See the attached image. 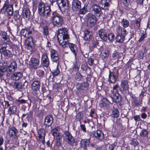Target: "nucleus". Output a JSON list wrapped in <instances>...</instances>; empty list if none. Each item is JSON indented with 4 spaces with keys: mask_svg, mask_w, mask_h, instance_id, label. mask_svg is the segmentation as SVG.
Wrapping results in <instances>:
<instances>
[{
    "mask_svg": "<svg viewBox=\"0 0 150 150\" xmlns=\"http://www.w3.org/2000/svg\"><path fill=\"white\" fill-rule=\"evenodd\" d=\"M87 6L85 5L84 7L81 9L79 12V14L84 15L87 12Z\"/></svg>",
    "mask_w": 150,
    "mask_h": 150,
    "instance_id": "nucleus-48",
    "label": "nucleus"
},
{
    "mask_svg": "<svg viewBox=\"0 0 150 150\" xmlns=\"http://www.w3.org/2000/svg\"><path fill=\"white\" fill-rule=\"evenodd\" d=\"M132 98L131 105L132 108L139 107L142 106L143 100L134 95L130 96Z\"/></svg>",
    "mask_w": 150,
    "mask_h": 150,
    "instance_id": "nucleus-9",
    "label": "nucleus"
},
{
    "mask_svg": "<svg viewBox=\"0 0 150 150\" xmlns=\"http://www.w3.org/2000/svg\"><path fill=\"white\" fill-rule=\"evenodd\" d=\"M83 117V114L80 112H79L77 113L75 116V120L76 121L79 122L81 123V120L82 119Z\"/></svg>",
    "mask_w": 150,
    "mask_h": 150,
    "instance_id": "nucleus-40",
    "label": "nucleus"
},
{
    "mask_svg": "<svg viewBox=\"0 0 150 150\" xmlns=\"http://www.w3.org/2000/svg\"><path fill=\"white\" fill-rule=\"evenodd\" d=\"M54 122V119L52 115H47L44 118L43 125L46 129L51 127Z\"/></svg>",
    "mask_w": 150,
    "mask_h": 150,
    "instance_id": "nucleus-13",
    "label": "nucleus"
},
{
    "mask_svg": "<svg viewBox=\"0 0 150 150\" xmlns=\"http://www.w3.org/2000/svg\"><path fill=\"white\" fill-rule=\"evenodd\" d=\"M23 16L25 19L28 20L30 17V12L29 9L24 8L22 11Z\"/></svg>",
    "mask_w": 150,
    "mask_h": 150,
    "instance_id": "nucleus-32",
    "label": "nucleus"
},
{
    "mask_svg": "<svg viewBox=\"0 0 150 150\" xmlns=\"http://www.w3.org/2000/svg\"><path fill=\"white\" fill-rule=\"evenodd\" d=\"M27 33V30L26 29H23L21 30V35L25 37L28 38Z\"/></svg>",
    "mask_w": 150,
    "mask_h": 150,
    "instance_id": "nucleus-57",
    "label": "nucleus"
},
{
    "mask_svg": "<svg viewBox=\"0 0 150 150\" xmlns=\"http://www.w3.org/2000/svg\"><path fill=\"white\" fill-rule=\"evenodd\" d=\"M89 116H91V117L95 118H96L97 117V115L95 113L94 110L92 109L91 110Z\"/></svg>",
    "mask_w": 150,
    "mask_h": 150,
    "instance_id": "nucleus-58",
    "label": "nucleus"
},
{
    "mask_svg": "<svg viewBox=\"0 0 150 150\" xmlns=\"http://www.w3.org/2000/svg\"><path fill=\"white\" fill-rule=\"evenodd\" d=\"M6 64H2V66L0 65V78L2 80V78L5 74V73L6 72Z\"/></svg>",
    "mask_w": 150,
    "mask_h": 150,
    "instance_id": "nucleus-34",
    "label": "nucleus"
},
{
    "mask_svg": "<svg viewBox=\"0 0 150 150\" xmlns=\"http://www.w3.org/2000/svg\"><path fill=\"white\" fill-rule=\"evenodd\" d=\"M92 134L93 137L100 142L102 141L105 138L103 132L99 129L93 131L92 132Z\"/></svg>",
    "mask_w": 150,
    "mask_h": 150,
    "instance_id": "nucleus-15",
    "label": "nucleus"
},
{
    "mask_svg": "<svg viewBox=\"0 0 150 150\" xmlns=\"http://www.w3.org/2000/svg\"><path fill=\"white\" fill-rule=\"evenodd\" d=\"M40 81L35 80L32 83L31 85L32 93L34 96H38L40 93Z\"/></svg>",
    "mask_w": 150,
    "mask_h": 150,
    "instance_id": "nucleus-6",
    "label": "nucleus"
},
{
    "mask_svg": "<svg viewBox=\"0 0 150 150\" xmlns=\"http://www.w3.org/2000/svg\"><path fill=\"white\" fill-rule=\"evenodd\" d=\"M91 141V137L88 139H82L80 142V147L84 150L87 149V147L89 146Z\"/></svg>",
    "mask_w": 150,
    "mask_h": 150,
    "instance_id": "nucleus-21",
    "label": "nucleus"
},
{
    "mask_svg": "<svg viewBox=\"0 0 150 150\" xmlns=\"http://www.w3.org/2000/svg\"><path fill=\"white\" fill-rule=\"evenodd\" d=\"M147 90L146 88H143L142 89L141 93L139 94V97L142 100L144 97L146 96Z\"/></svg>",
    "mask_w": 150,
    "mask_h": 150,
    "instance_id": "nucleus-41",
    "label": "nucleus"
},
{
    "mask_svg": "<svg viewBox=\"0 0 150 150\" xmlns=\"http://www.w3.org/2000/svg\"><path fill=\"white\" fill-rule=\"evenodd\" d=\"M84 39L87 40H89L92 38V33L87 30L84 31Z\"/></svg>",
    "mask_w": 150,
    "mask_h": 150,
    "instance_id": "nucleus-35",
    "label": "nucleus"
},
{
    "mask_svg": "<svg viewBox=\"0 0 150 150\" xmlns=\"http://www.w3.org/2000/svg\"><path fill=\"white\" fill-rule=\"evenodd\" d=\"M22 122V126L23 128H25L28 125V123L29 122H28L27 121H26L23 119V120H21Z\"/></svg>",
    "mask_w": 150,
    "mask_h": 150,
    "instance_id": "nucleus-63",
    "label": "nucleus"
},
{
    "mask_svg": "<svg viewBox=\"0 0 150 150\" xmlns=\"http://www.w3.org/2000/svg\"><path fill=\"white\" fill-rule=\"evenodd\" d=\"M10 64V66L12 67V68L11 69L9 68V70L11 71H14L17 67V64L16 62L14 61L11 62Z\"/></svg>",
    "mask_w": 150,
    "mask_h": 150,
    "instance_id": "nucleus-45",
    "label": "nucleus"
},
{
    "mask_svg": "<svg viewBox=\"0 0 150 150\" xmlns=\"http://www.w3.org/2000/svg\"><path fill=\"white\" fill-rule=\"evenodd\" d=\"M37 135L39 140L42 144L45 143V136L46 135V129L40 128L37 130Z\"/></svg>",
    "mask_w": 150,
    "mask_h": 150,
    "instance_id": "nucleus-10",
    "label": "nucleus"
},
{
    "mask_svg": "<svg viewBox=\"0 0 150 150\" xmlns=\"http://www.w3.org/2000/svg\"><path fill=\"white\" fill-rule=\"evenodd\" d=\"M116 32L119 35L121 34L122 33V28L121 26L119 25H118L116 27Z\"/></svg>",
    "mask_w": 150,
    "mask_h": 150,
    "instance_id": "nucleus-62",
    "label": "nucleus"
},
{
    "mask_svg": "<svg viewBox=\"0 0 150 150\" xmlns=\"http://www.w3.org/2000/svg\"><path fill=\"white\" fill-rule=\"evenodd\" d=\"M46 7V6H45V4L42 2H40L39 4L38 7V12L41 16H42L44 15Z\"/></svg>",
    "mask_w": 150,
    "mask_h": 150,
    "instance_id": "nucleus-24",
    "label": "nucleus"
},
{
    "mask_svg": "<svg viewBox=\"0 0 150 150\" xmlns=\"http://www.w3.org/2000/svg\"><path fill=\"white\" fill-rule=\"evenodd\" d=\"M149 135V132L147 129H143L141 130L140 135L142 137L148 138Z\"/></svg>",
    "mask_w": 150,
    "mask_h": 150,
    "instance_id": "nucleus-39",
    "label": "nucleus"
},
{
    "mask_svg": "<svg viewBox=\"0 0 150 150\" xmlns=\"http://www.w3.org/2000/svg\"><path fill=\"white\" fill-rule=\"evenodd\" d=\"M60 128L59 126H57L54 127L51 130V134L54 137H56V136L58 134L60 130Z\"/></svg>",
    "mask_w": 150,
    "mask_h": 150,
    "instance_id": "nucleus-38",
    "label": "nucleus"
},
{
    "mask_svg": "<svg viewBox=\"0 0 150 150\" xmlns=\"http://www.w3.org/2000/svg\"><path fill=\"white\" fill-rule=\"evenodd\" d=\"M36 73L38 76L40 78L43 77L45 74V71L41 69L37 70Z\"/></svg>",
    "mask_w": 150,
    "mask_h": 150,
    "instance_id": "nucleus-43",
    "label": "nucleus"
},
{
    "mask_svg": "<svg viewBox=\"0 0 150 150\" xmlns=\"http://www.w3.org/2000/svg\"><path fill=\"white\" fill-rule=\"evenodd\" d=\"M2 11H6L9 15L12 16L13 13V5L9 4L8 2L4 3L3 6L1 9Z\"/></svg>",
    "mask_w": 150,
    "mask_h": 150,
    "instance_id": "nucleus-14",
    "label": "nucleus"
},
{
    "mask_svg": "<svg viewBox=\"0 0 150 150\" xmlns=\"http://www.w3.org/2000/svg\"><path fill=\"white\" fill-rule=\"evenodd\" d=\"M28 100H25L21 97L19 98L18 99L16 100V102L19 103V104H25L27 103Z\"/></svg>",
    "mask_w": 150,
    "mask_h": 150,
    "instance_id": "nucleus-49",
    "label": "nucleus"
},
{
    "mask_svg": "<svg viewBox=\"0 0 150 150\" xmlns=\"http://www.w3.org/2000/svg\"><path fill=\"white\" fill-rule=\"evenodd\" d=\"M112 104L107 98H103L100 100V105L102 108L104 109L108 110Z\"/></svg>",
    "mask_w": 150,
    "mask_h": 150,
    "instance_id": "nucleus-12",
    "label": "nucleus"
},
{
    "mask_svg": "<svg viewBox=\"0 0 150 150\" xmlns=\"http://www.w3.org/2000/svg\"><path fill=\"white\" fill-rule=\"evenodd\" d=\"M113 102L115 103H119L121 102L122 100V98L119 93H112L110 96Z\"/></svg>",
    "mask_w": 150,
    "mask_h": 150,
    "instance_id": "nucleus-20",
    "label": "nucleus"
},
{
    "mask_svg": "<svg viewBox=\"0 0 150 150\" xmlns=\"http://www.w3.org/2000/svg\"><path fill=\"white\" fill-rule=\"evenodd\" d=\"M114 34L110 33L108 35V38L110 41L112 42L114 39Z\"/></svg>",
    "mask_w": 150,
    "mask_h": 150,
    "instance_id": "nucleus-59",
    "label": "nucleus"
},
{
    "mask_svg": "<svg viewBox=\"0 0 150 150\" xmlns=\"http://www.w3.org/2000/svg\"><path fill=\"white\" fill-rule=\"evenodd\" d=\"M23 76V73L21 72H17L13 73L11 76V78L13 80L17 81L21 79Z\"/></svg>",
    "mask_w": 150,
    "mask_h": 150,
    "instance_id": "nucleus-27",
    "label": "nucleus"
},
{
    "mask_svg": "<svg viewBox=\"0 0 150 150\" xmlns=\"http://www.w3.org/2000/svg\"><path fill=\"white\" fill-rule=\"evenodd\" d=\"M81 3L78 0H74L72 2V8L73 10L77 11L80 9Z\"/></svg>",
    "mask_w": 150,
    "mask_h": 150,
    "instance_id": "nucleus-26",
    "label": "nucleus"
},
{
    "mask_svg": "<svg viewBox=\"0 0 150 150\" xmlns=\"http://www.w3.org/2000/svg\"><path fill=\"white\" fill-rule=\"evenodd\" d=\"M33 111L30 110L26 114H23L21 117V120L23 119L25 121L29 122L30 120H31L33 117Z\"/></svg>",
    "mask_w": 150,
    "mask_h": 150,
    "instance_id": "nucleus-22",
    "label": "nucleus"
},
{
    "mask_svg": "<svg viewBox=\"0 0 150 150\" xmlns=\"http://www.w3.org/2000/svg\"><path fill=\"white\" fill-rule=\"evenodd\" d=\"M83 78V76L81 73L78 72L76 73L75 77V79L76 81H80Z\"/></svg>",
    "mask_w": 150,
    "mask_h": 150,
    "instance_id": "nucleus-42",
    "label": "nucleus"
},
{
    "mask_svg": "<svg viewBox=\"0 0 150 150\" xmlns=\"http://www.w3.org/2000/svg\"><path fill=\"white\" fill-rule=\"evenodd\" d=\"M125 37L124 36L121 35H118L117 36L116 38V40L117 42H122L125 39Z\"/></svg>",
    "mask_w": 150,
    "mask_h": 150,
    "instance_id": "nucleus-44",
    "label": "nucleus"
},
{
    "mask_svg": "<svg viewBox=\"0 0 150 150\" xmlns=\"http://www.w3.org/2000/svg\"><path fill=\"white\" fill-rule=\"evenodd\" d=\"M7 47L6 43H3L0 45V53L4 50H6Z\"/></svg>",
    "mask_w": 150,
    "mask_h": 150,
    "instance_id": "nucleus-56",
    "label": "nucleus"
},
{
    "mask_svg": "<svg viewBox=\"0 0 150 150\" xmlns=\"http://www.w3.org/2000/svg\"><path fill=\"white\" fill-rule=\"evenodd\" d=\"M34 47V43L32 37H28L26 42L25 47L28 50L31 51Z\"/></svg>",
    "mask_w": 150,
    "mask_h": 150,
    "instance_id": "nucleus-23",
    "label": "nucleus"
},
{
    "mask_svg": "<svg viewBox=\"0 0 150 150\" xmlns=\"http://www.w3.org/2000/svg\"><path fill=\"white\" fill-rule=\"evenodd\" d=\"M141 21V19L138 18L136 19V22L134 25V27L136 29H138L140 27V22Z\"/></svg>",
    "mask_w": 150,
    "mask_h": 150,
    "instance_id": "nucleus-52",
    "label": "nucleus"
},
{
    "mask_svg": "<svg viewBox=\"0 0 150 150\" xmlns=\"http://www.w3.org/2000/svg\"><path fill=\"white\" fill-rule=\"evenodd\" d=\"M91 9L93 13L97 16H100L102 13L101 8L97 4L92 5Z\"/></svg>",
    "mask_w": 150,
    "mask_h": 150,
    "instance_id": "nucleus-19",
    "label": "nucleus"
},
{
    "mask_svg": "<svg viewBox=\"0 0 150 150\" xmlns=\"http://www.w3.org/2000/svg\"><path fill=\"white\" fill-rule=\"evenodd\" d=\"M89 84L87 82H77L76 86L75 93L76 95L80 96L84 93L89 88Z\"/></svg>",
    "mask_w": 150,
    "mask_h": 150,
    "instance_id": "nucleus-2",
    "label": "nucleus"
},
{
    "mask_svg": "<svg viewBox=\"0 0 150 150\" xmlns=\"http://www.w3.org/2000/svg\"><path fill=\"white\" fill-rule=\"evenodd\" d=\"M59 8L63 13L68 10L69 1L68 0H56Z\"/></svg>",
    "mask_w": 150,
    "mask_h": 150,
    "instance_id": "nucleus-7",
    "label": "nucleus"
},
{
    "mask_svg": "<svg viewBox=\"0 0 150 150\" xmlns=\"http://www.w3.org/2000/svg\"><path fill=\"white\" fill-rule=\"evenodd\" d=\"M57 38L58 42L63 47H66L69 44V47L74 54V55L75 56L76 55L77 48L75 44L69 43L68 39L69 37L66 28H63L59 29Z\"/></svg>",
    "mask_w": 150,
    "mask_h": 150,
    "instance_id": "nucleus-1",
    "label": "nucleus"
},
{
    "mask_svg": "<svg viewBox=\"0 0 150 150\" xmlns=\"http://www.w3.org/2000/svg\"><path fill=\"white\" fill-rule=\"evenodd\" d=\"M80 129L83 132L85 133L86 132V128L85 125L81 124V123L80 125Z\"/></svg>",
    "mask_w": 150,
    "mask_h": 150,
    "instance_id": "nucleus-60",
    "label": "nucleus"
},
{
    "mask_svg": "<svg viewBox=\"0 0 150 150\" xmlns=\"http://www.w3.org/2000/svg\"><path fill=\"white\" fill-rule=\"evenodd\" d=\"M1 35L2 37V38L4 40V42L5 43L7 42V40L8 39V36L7 35V33L5 32H1Z\"/></svg>",
    "mask_w": 150,
    "mask_h": 150,
    "instance_id": "nucleus-55",
    "label": "nucleus"
},
{
    "mask_svg": "<svg viewBox=\"0 0 150 150\" xmlns=\"http://www.w3.org/2000/svg\"><path fill=\"white\" fill-rule=\"evenodd\" d=\"M117 142H114L113 143L110 144L108 147V149L109 150H114L117 145Z\"/></svg>",
    "mask_w": 150,
    "mask_h": 150,
    "instance_id": "nucleus-51",
    "label": "nucleus"
},
{
    "mask_svg": "<svg viewBox=\"0 0 150 150\" xmlns=\"http://www.w3.org/2000/svg\"><path fill=\"white\" fill-rule=\"evenodd\" d=\"M49 63L48 57H41V64L43 66L46 67H48Z\"/></svg>",
    "mask_w": 150,
    "mask_h": 150,
    "instance_id": "nucleus-31",
    "label": "nucleus"
},
{
    "mask_svg": "<svg viewBox=\"0 0 150 150\" xmlns=\"http://www.w3.org/2000/svg\"><path fill=\"white\" fill-rule=\"evenodd\" d=\"M110 1V0H101L100 2L101 8L104 10L108 9Z\"/></svg>",
    "mask_w": 150,
    "mask_h": 150,
    "instance_id": "nucleus-30",
    "label": "nucleus"
},
{
    "mask_svg": "<svg viewBox=\"0 0 150 150\" xmlns=\"http://www.w3.org/2000/svg\"><path fill=\"white\" fill-rule=\"evenodd\" d=\"M39 64V59L32 57L29 62V68L32 70L36 69L38 67Z\"/></svg>",
    "mask_w": 150,
    "mask_h": 150,
    "instance_id": "nucleus-11",
    "label": "nucleus"
},
{
    "mask_svg": "<svg viewBox=\"0 0 150 150\" xmlns=\"http://www.w3.org/2000/svg\"><path fill=\"white\" fill-rule=\"evenodd\" d=\"M45 11L44 13V15L42 16L45 18L47 19L48 21H49L50 18L52 17L55 12H51V10L50 7L46 6Z\"/></svg>",
    "mask_w": 150,
    "mask_h": 150,
    "instance_id": "nucleus-18",
    "label": "nucleus"
},
{
    "mask_svg": "<svg viewBox=\"0 0 150 150\" xmlns=\"http://www.w3.org/2000/svg\"><path fill=\"white\" fill-rule=\"evenodd\" d=\"M98 34L99 37L101 39L105 41L107 40V33L105 29H102L99 30Z\"/></svg>",
    "mask_w": 150,
    "mask_h": 150,
    "instance_id": "nucleus-29",
    "label": "nucleus"
},
{
    "mask_svg": "<svg viewBox=\"0 0 150 150\" xmlns=\"http://www.w3.org/2000/svg\"><path fill=\"white\" fill-rule=\"evenodd\" d=\"M18 133L17 129L14 127H12L9 128L8 135L10 137L17 136V134Z\"/></svg>",
    "mask_w": 150,
    "mask_h": 150,
    "instance_id": "nucleus-25",
    "label": "nucleus"
},
{
    "mask_svg": "<svg viewBox=\"0 0 150 150\" xmlns=\"http://www.w3.org/2000/svg\"><path fill=\"white\" fill-rule=\"evenodd\" d=\"M121 24L122 26L125 28L128 26L129 21L126 19H123L121 22Z\"/></svg>",
    "mask_w": 150,
    "mask_h": 150,
    "instance_id": "nucleus-46",
    "label": "nucleus"
},
{
    "mask_svg": "<svg viewBox=\"0 0 150 150\" xmlns=\"http://www.w3.org/2000/svg\"><path fill=\"white\" fill-rule=\"evenodd\" d=\"M131 145L135 147L136 146H139V143L137 139L134 138L130 142Z\"/></svg>",
    "mask_w": 150,
    "mask_h": 150,
    "instance_id": "nucleus-50",
    "label": "nucleus"
},
{
    "mask_svg": "<svg viewBox=\"0 0 150 150\" xmlns=\"http://www.w3.org/2000/svg\"><path fill=\"white\" fill-rule=\"evenodd\" d=\"M121 68L117 67H114L112 71L109 70V78L108 79L109 83H115L119 76V70Z\"/></svg>",
    "mask_w": 150,
    "mask_h": 150,
    "instance_id": "nucleus-3",
    "label": "nucleus"
},
{
    "mask_svg": "<svg viewBox=\"0 0 150 150\" xmlns=\"http://www.w3.org/2000/svg\"><path fill=\"white\" fill-rule=\"evenodd\" d=\"M51 73L53 75V78L58 76L60 72V69L59 68L58 65H57L56 68L52 70V71L50 70Z\"/></svg>",
    "mask_w": 150,
    "mask_h": 150,
    "instance_id": "nucleus-37",
    "label": "nucleus"
},
{
    "mask_svg": "<svg viewBox=\"0 0 150 150\" xmlns=\"http://www.w3.org/2000/svg\"><path fill=\"white\" fill-rule=\"evenodd\" d=\"M79 66L76 63L73 64L71 69L72 71L77 72L79 71Z\"/></svg>",
    "mask_w": 150,
    "mask_h": 150,
    "instance_id": "nucleus-47",
    "label": "nucleus"
},
{
    "mask_svg": "<svg viewBox=\"0 0 150 150\" xmlns=\"http://www.w3.org/2000/svg\"><path fill=\"white\" fill-rule=\"evenodd\" d=\"M63 139L69 145L71 146H74L75 143V139L68 130L63 132Z\"/></svg>",
    "mask_w": 150,
    "mask_h": 150,
    "instance_id": "nucleus-4",
    "label": "nucleus"
},
{
    "mask_svg": "<svg viewBox=\"0 0 150 150\" xmlns=\"http://www.w3.org/2000/svg\"><path fill=\"white\" fill-rule=\"evenodd\" d=\"M5 103V105H4L3 103V102H1V104L3 106V108L4 109L7 108L8 107H10V104L9 103V102L8 101L5 100L4 101Z\"/></svg>",
    "mask_w": 150,
    "mask_h": 150,
    "instance_id": "nucleus-54",
    "label": "nucleus"
},
{
    "mask_svg": "<svg viewBox=\"0 0 150 150\" xmlns=\"http://www.w3.org/2000/svg\"><path fill=\"white\" fill-rule=\"evenodd\" d=\"M119 88V85L118 84H116L114 85L112 88V93H119L118 88Z\"/></svg>",
    "mask_w": 150,
    "mask_h": 150,
    "instance_id": "nucleus-53",
    "label": "nucleus"
},
{
    "mask_svg": "<svg viewBox=\"0 0 150 150\" xmlns=\"http://www.w3.org/2000/svg\"><path fill=\"white\" fill-rule=\"evenodd\" d=\"M49 21L52 22L54 26L57 27L61 26L63 23L62 17L59 14H57L56 13Z\"/></svg>",
    "mask_w": 150,
    "mask_h": 150,
    "instance_id": "nucleus-5",
    "label": "nucleus"
},
{
    "mask_svg": "<svg viewBox=\"0 0 150 150\" xmlns=\"http://www.w3.org/2000/svg\"><path fill=\"white\" fill-rule=\"evenodd\" d=\"M51 56H57V52L55 50L51 49L50 51Z\"/></svg>",
    "mask_w": 150,
    "mask_h": 150,
    "instance_id": "nucleus-64",
    "label": "nucleus"
},
{
    "mask_svg": "<svg viewBox=\"0 0 150 150\" xmlns=\"http://www.w3.org/2000/svg\"><path fill=\"white\" fill-rule=\"evenodd\" d=\"M11 141V143L13 144L11 147L16 148L19 145V141L17 136L12 137Z\"/></svg>",
    "mask_w": 150,
    "mask_h": 150,
    "instance_id": "nucleus-28",
    "label": "nucleus"
},
{
    "mask_svg": "<svg viewBox=\"0 0 150 150\" xmlns=\"http://www.w3.org/2000/svg\"><path fill=\"white\" fill-rule=\"evenodd\" d=\"M97 21L96 18L94 15L88 14L87 25L90 27L93 26Z\"/></svg>",
    "mask_w": 150,
    "mask_h": 150,
    "instance_id": "nucleus-17",
    "label": "nucleus"
},
{
    "mask_svg": "<svg viewBox=\"0 0 150 150\" xmlns=\"http://www.w3.org/2000/svg\"><path fill=\"white\" fill-rule=\"evenodd\" d=\"M63 135L61 133H58L56 136L55 139V143L54 147L56 149H58L62 146V142Z\"/></svg>",
    "mask_w": 150,
    "mask_h": 150,
    "instance_id": "nucleus-16",
    "label": "nucleus"
},
{
    "mask_svg": "<svg viewBox=\"0 0 150 150\" xmlns=\"http://www.w3.org/2000/svg\"><path fill=\"white\" fill-rule=\"evenodd\" d=\"M112 116L114 118H117L120 115V112L117 108H115L113 107V108L112 111Z\"/></svg>",
    "mask_w": 150,
    "mask_h": 150,
    "instance_id": "nucleus-36",
    "label": "nucleus"
},
{
    "mask_svg": "<svg viewBox=\"0 0 150 150\" xmlns=\"http://www.w3.org/2000/svg\"><path fill=\"white\" fill-rule=\"evenodd\" d=\"M120 86V90L121 93L124 95L127 93L129 88L128 79H122L121 81Z\"/></svg>",
    "mask_w": 150,
    "mask_h": 150,
    "instance_id": "nucleus-8",
    "label": "nucleus"
},
{
    "mask_svg": "<svg viewBox=\"0 0 150 150\" xmlns=\"http://www.w3.org/2000/svg\"><path fill=\"white\" fill-rule=\"evenodd\" d=\"M17 107L15 105H13L10 107L8 109V113L10 115L16 114Z\"/></svg>",
    "mask_w": 150,
    "mask_h": 150,
    "instance_id": "nucleus-33",
    "label": "nucleus"
},
{
    "mask_svg": "<svg viewBox=\"0 0 150 150\" xmlns=\"http://www.w3.org/2000/svg\"><path fill=\"white\" fill-rule=\"evenodd\" d=\"M43 34L46 35L48 34V28L46 26H44L43 28Z\"/></svg>",
    "mask_w": 150,
    "mask_h": 150,
    "instance_id": "nucleus-61",
    "label": "nucleus"
}]
</instances>
